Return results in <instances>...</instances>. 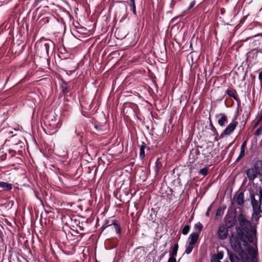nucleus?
<instances>
[{
  "label": "nucleus",
  "instance_id": "obj_2",
  "mask_svg": "<svg viewBox=\"0 0 262 262\" xmlns=\"http://www.w3.org/2000/svg\"><path fill=\"white\" fill-rule=\"evenodd\" d=\"M259 202L255 199L253 194H250V200L253 213L252 214L253 221L257 222L260 216V213H262V189L259 191Z\"/></svg>",
  "mask_w": 262,
  "mask_h": 262
},
{
  "label": "nucleus",
  "instance_id": "obj_4",
  "mask_svg": "<svg viewBox=\"0 0 262 262\" xmlns=\"http://www.w3.org/2000/svg\"><path fill=\"white\" fill-rule=\"evenodd\" d=\"M228 229L224 224L219 226L217 230L218 237L220 239H225L228 235Z\"/></svg>",
  "mask_w": 262,
  "mask_h": 262
},
{
  "label": "nucleus",
  "instance_id": "obj_9",
  "mask_svg": "<svg viewBox=\"0 0 262 262\" xmlns=\"http://www.w3.org/2000/svg\"><path fill=\"white\" fill-rule=\"evenodd\" d=\"M246 144H247V141H244L242 143L241 147L240 154L237 159V160H239V159H241L242 158H243L244 156L245 153V149H246Z\"/></svg>",
  "mask_w": 262,
  "mask_h": 262
},
{
  "label": "nucleus",
  "instance_id": "obj_20",
  "mask_svg": "<svg viewBox=\"0 0 262 262\" xmlns=\"http://www.w3.org/2000/svg\"><path fill=\"white\" fill-rule=\"evenodd\" d=\"M194 229L198 231V233L200 234L201 231L203 230V226L200 222H198L194 225Z\"/></svg>",
  "mask_w": 262,
  "mask_h": 262
},
{
  "label": "nucleus",
  "instance_id": "obj_13",
  "mask_svg": "<svg viewBox=\"0 0 262 262\" xmlns=\"http://www.w3.org/2000/svg\"><path fill=\"white\" fill-rule=\"evenodd\" d=\"M221 117L218 120V123L221 126H223L227 122V118L224 114H221Z\"/></svg>",
  "mask_w": 262,
  "mask_h": 262
},
{
  "label": "nucleus",
  "instance_id": "obj_31",
  "mask_svg": "<svg viewBox=\"0 0 262 262\" xmlns=\"http://www.w3.org/2000/svg\"><path fill=\"white\" fill-rule=\"evenodd\" d=\"M258 79L260 81L262 80V71L260 72H259V73L258 74Z\"/></svg>",
  "mask_w": 262,
  "mask_h": 262
},
{
  "label": "nucleus",
  "instance_id": "obj_32",
  "mask_svg": "<svg viewBox=\"0 0 262 262\" xmlns=\"http://www.w3.org/2000/svg\"><path fill=\"white\" fill-rule=\"evenodd\" d=\"M223 258V255L222 254H218L217 255V259L216 260H220V259H222Z\"/></svg>",
  "mask_w": 262,
  "mask_h": 262
},
{
  "label": "nucleus",
  "instance_id": "obj_10",
  "mask_svg": "<svg viewBox=\"0 0 262 262\" xmlns=\"http://www.w3.org/2000/svg\"><path fill=\"white\" fill-rule=\"evenodd\" d=\"M140 147V152L139 157L141 159H142L145 157V149L146 148V144L145 143L142 142V144L139 146Z\"/></svg>",
  "mask_w": 262,
  "mask_h": 262
},
{
  "label": "nucleus",
  "instance_id": "obj_34",
  "mask_svg": "<svg viewBox=\"0 0 262 262\" xmlns=\"http://www.w3.org/2000/svg\"><path fill=\"white\" fill-rule=\"evenodd\" d=\"M257 52L262 54V48L258 50Z\"/></svg>",
  "mask_w": 262,
  "mask_h": 262
},
{
  "label": "nucleus",
  "instance_id": "obj_33",
  "mask_svg": "<svg viewBox=\"0 0 262 262\" xmlns=\"http://www.w3.org/2000/svg\"><path fill=\"white\" fill-rule=\"evenodd\" d=\"M209 210H210V207L208 209V210L207 211V212L206 213V215L207 216H209Z\"/></svg>",
  "mask_w": 262,
  "mask_h": 262
},
{
  "label": "nucleus",
  "instance_id": "obj_8",
  "mask_svg": "<svg viewBox=\"0 0 262 262\" xmlns=\"http://www.w3.org/2000/svg\"><path fill=\"white\" fill-rule=\"evenodd\" d=\"M236 93V91H233L229 89H228L225 91L226 94L228 95L229 97L233 98L235 101L239 103L240 102V100L238 98Z\"/></svg>",
  "mask_w": 262,
  "mask_h": 262
},
{
  "label": "nucleus",
  "instance_id": "obj_29",
  "mask_svg": "<svg viewBox=\"0 0 262 262\" xmlns=\"http://www.w3.org/2000/svg\"><path fill=\"white\" fill-rule=\"evenodd\" d=\"M131 10L133 11L134 15H136V6L135 4L131 5Z\"/></svg>",
  "mask_w": 262,
  "mask_h": 262
},
{
  "label": "nucleus",
  "instance_id": "obj_36",
  "mask_svg": "<svg viewBox=\"0 0 262 262\" xmlns=\"http://www.w3.org/2000/svg\"><path fill=\"white\" fill-rule=\"evenodd\" d=\"M96 262H97V261L96 260Z\"/></svg>",
  "mask_w": 262,
  "mask_h": 262
},
{
  "label": "nucleus",
  "instance_id": "obj_15",
  "mask_svg": "<svg viewBox=\"0 0 262 262\" xmlns=\"http://www.w3.org/2000/svg\"><path fill=\"white\" fill-rule=\"evenodd\" d=\"M178 247H179V246H178V244L174 245V246H173V247L172 249L171 252L170 253L169 257H176V256H177V254Z\"/></svg>",
  "mask_w": 262,
  "mask_h": 262
},
{
  "label": "nucleus",
  "instance_id": "obj_27",
  "mask_svg": "<svg viewBox=\"0 0 262 262\" xmlns=\"http://www.w3.org/2000/svg\"><path fill=\"white\" fill-rule=\"evenodd\" d=\"M235 223V220L234 219H232L227 222V224H229V227L233 226Z\"/></svg>",
  "mask_w": 262,
  "mask_h": 262
},
{
  "label": "nucleus",
  "instance_id": "obj_11",
  "mask_svg": "<svg viewBox=\"0 0 262 262\" xmlns=\"http://www.w3.org/2000/svg\"><path fill=\"white\" fill-rule=\"evenodd\" d=\"M0 188H3L4 190H10L12 188V184L4 182H0Z\"/></svg>",
  "mask_w": 262,
  "mask_h": 262
},
{
  "label": "nucleus",
  "instance_id": "obj_19",
  "mask_svg": "<svg viewBox=\"0 0 262 262\" xmlns=\"http://www.w3.org/2000/svg\"><path fill=\"white\" fill-rule=\"evenodd\" d=\"M224 214V209L221 207L219 208L215 213V219H218L219 217H222Z\"/></svg>",
  "mask_w": 262,
  "mask_h": 262
},
{
  "label": "nucleus",
  "instance_id": "obj_5",
  "mask_svg": "<svg viewBox=\"0 0 262 262\" xmlns=\"http://www.w3.org/2000/svg\"><path fill=\"white\" fill-rule=\"evenodd\" d=\"M53 42L51 40H42L37 42L36 46L39 47L42 51H45L47 54H48L49 49Z\"/></svg>",
  "mask_w": 262,
  "mask_h": 262
},
{
  "label": "nucleus",
  "instance_id": "obj_21",
  "mask_svg": "<svg viewBox=\"0 0 262 262\" xmlns=\"http://www.w3.org/2000/svg\"><path fill=\"white\" fill-rule=\"evenodd\" d=\"M112 224L113 225L115 230H116V232L118 233H120V232L121 231V229H120L119 225L117 223V222L115 220L113 221Z\"/></svg>",
  "mask_w": 262,
  "mask_h": 262
},
{
  "label": "nucleus",
  "instance_id": "obj_22",
  "mask_svg": "<svg viewBox=\"0 0 262 262\" xmlns=\"http://www.w3.org/2000/svg\"><path fill=\"white\" fill-rule=\"evenodd\" d=\"M190 229V226L189 225H185L182 230V233L184 235H187Z\"/></svg>",
  "mask_w": 262,
  "mask_h": 262
},
{
  "label": "nucleus",
  "instance_id": "obj_25",
  "mask_svg": "<svg viewBox=\"0 0 262 262\" xmlns=\"http://www.w3.org/2000/svg\"><path fill=\"white\" fill-rule=\"evenodd\" d=\"M255 136H259L262 135V127L260 126L258 128L254 133Z\"/></svg>",
  "mask_w": 262,
  "mask_h": 262
},
{
  "label": "nucleus",
  "instance_id": "obj_28",
  "mask_svg": "<svg viewBox=\"0 0 262 262\" xmlns=\"http://www.w3.org/2000/svg\"><path fill=\"white\" fill-rule=\"evenodd\" d=\"M195 1H192V2L190 3V5H189V6L188 7V8L187 10H190L191 9H192V8L194 7V6L195 5Z\"/></svg>",
  "mask_w": 262,
  "mask_h": 262
},
{
  "label": "nucleus",
  "instance_id": "obj_12",
  "mask_svg": "<svg viewBox=\"0 0 262 262\" xmlns=\"http://www.w3.org/2000/svg\"><path fill=\"white\" fill-rule=\"evenodd\" d=\"M235 202L239 205H241L244 203V200L243 193L240 192L239 194H238L235 199Z\"/></svg>",
  "mask_w": 262,
  "mask_h": 262
},
{
  "label": "nucleus",
  "instance_id": "obj_16",
  "mask_svg": "<svg viewBox=\"0 0 262 262\" xmlns=\"http://www.w3.org/2000/svg\"><path fill=\"white\" fill-rule=\"evenodd\" d=\"M249 253L251 256L252 259H256V256H257V251L256 250L253 248H250L249 249Z\"/></svg>",
  "mask_w": 262,
  "mask_h": 262
},
{
  "label": "nucleus",
  "instance_id": "obj_14",
  "mask_svg": "<svg viewBox=\"0 0 262 262\" xmlns=\"http://www.w3.org/2000/svg\"><path fill=\"white\" fill-rule=\"evenodd\" d=\"M229 259L231 262H244V260L240 259L236 255L233 254L229 255Z\"/></svg>",
  "mask_w": 262,
  "mask_h": 262
},
{
  "label": "nucleus",
  "instance_id": "obj_23",
  "mask_svg": "<svg viewBox=\"0 0 262 262\" xmlns=\"http://www.w3.org/2000/svg\"><path fill=\"white\" fill-rule=\"evenodd\" d=\"M208 170L207 167L202 168L199 170V173L203 176H206L208 174Z\"/></svg>",
  "mask_w": 262,
  "mask_h": 262
},
{
  "label": "nucleus",
  "instance_id": "obj_17",
  "mask_svg": "<svg viewBox=\"0 0 262 262\" xmlns=\"http://www.w3.org/2000/svg\"><path fill=\"white\" fill-rule=\"evenodd\" d=\"M162 166V163L161 162L160 159H158L156 160V163H155V170H156V172H158L159 171V170L161 168Z\"/></svg>",
  "mask_w": 262,
  "mask_h": 262
},
{
  "label": "nucleus",
  "instance_id": "obj_30",
  "mask_svg": "<svg viewBox=\"0 0 262 262\" xmlns=\"http://www.w3.org/2000/svg\"><path fill=\"white\" fill-rule=\"evenodd\" d=\"M167 262H176V257H169Z\"/></svg>",
  "mask_w": 262,
  "mask_h": 262
},
{
  "label": "nucleus",
  "instance_id": "obj_18",
  "mask_svg": "<svg viewBox=\"0 0 262 262\" xmlns=\"http://www.w3.org/2000/svg\"><path fill=\"white\" fill-rule=\"evenodd\" d=\"M194 247V245H191L190 244H188V245H187L186 246V250L185 253L187 254H190L192 252Z\"/></svg>",
  "mask_w": 262,
  "mask_h": 262
},
{
  "label": "nucleus",
  "instance_id": "obj_24",
  "mask_svg": "<svg viewBox=\"0 0 262 262\" xmlns=\"http://www.w3.org/2000/svg\"><path fill=\"white\" fill-rule=\"evenodd\" d=\"M61 89L62 92L63 93H68V87H67V83L65 81H63L62 85H61Z\"/></svg>",
  "mask_w": 262,
  "mask_h": 262
},
{
  "label": "nucleus",
  "instance_id": "obj_6",
  "mask_svg": "<svg viewBox=\"0 0 262 262\" xmlns=\"http://www.w3.org/2000/svg\"><path fill=\"white\" fill-rule=\"evenodd\" d=\"M238 123L236 121H234L230 123L228 126L224 130L223 134L224 135H230L232 132L235 130L237 126Z\"/></svg>",
  "mask_w": 262,
  "mask_h": 262
},
{
  "label": "nucleus",
  "instance_id": "obj_7",
  "mask_svg": "<svg viewBox=\"0 0 262 262\" xmlns=\"http://www.w3.org/2000/svg\"><path fill=\"white\" fill-rule=\"evenodd\" d=\"M199 235L200 234L197 232L191 233L188 238V244H190L191 245H193L195 246V244L196 243L199 239Z\"/></svg>",
  "mask_w": 262,
  "mask_h": 262
},
{
  "label": "nucleus",
  "instance_id": "obj_35",
  "mask_svg": "<svg viewBox=\"0 0 262 262\" xmlns=\"http://www.w3.org/2000/svg\"><path fill=\"white\" fill-rule=\"evenodd\" d=\"M107 224H108V221H107V222H106V224H105L106 226H111V224H110V225H107Z\"/></svg>",
  "mask_w": 262,
  "mask_h": 262
},
{
  "label": "nucleus",
  "instance_id": "obj_1",
  "mask_svg": "<svg viewBox=\"0 0 262 262\" xmlns=\"http://www.w3.org/2000/svg\"><path fill=\"white\" fill-rule=\"evenodd\" d=\"M238 221L241 229L239 227L236 229V233L232 234L230 238V243L233 249L237 251L243 250V246L247 247L248 243L246 241V234L250 232H254V230L252 229L250 222L246 217L241 213L238 216Z\"/></svg>",
  "mask_w": 262,
  "mask_h": 262
},
{
  "label": "nucleus",
  "instance_id": "obj_26",
  "mask_svg": "<svg viewBox=\"0 0 262 262\" xmlns=\"http://www.w3.org/2000/svg\"><path fill=\"white\" fill-rule=\"evenodd\" d=\"M244 262H257V259H252L249 257H247L245 259Z\"/></svg>",
  "mask_w": 262,
  "mask_h": 262
},
{
  "label": "nucleus",
  "instance_id": "obj_3",
  "mask_svg": "<svg viewBox=\"0 0 262 262\" xmlns=\"http://www.w3.org/2000/svg\"><path fill=\"white\" fill-rule=\"evenodd\" d=\"M259 173L258 166L254 165L253 167L248 169L246 171V174L250 180L255 179Z\"/></svg>",
  "mask_w": 262,
  "mask_h": 262
}]
</instances>
